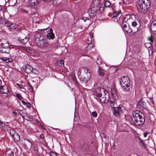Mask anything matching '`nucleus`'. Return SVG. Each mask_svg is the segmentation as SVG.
I'll return each mask as SVG.
<instances>
[{
  "label": "nucleus",
  "mask_w": 156,
  "mask_h": 156,
  "mask_svg": "<svg viewBox=\"0 0 156 156\" xmlns=\"http://www.w3.org/2000/svg\"><path fill=\"white\" fill-rule=\"evenodd\" d=\"M132 120L136 126L143 125L145 122V116L144 114L140 111L136 110L133 112Z\"/></svg>",
  "instance_id": "1"
},
{
  "label": "nucleus",
  "mask_w": 156,
  "mask_h": 156,
  "mask_svg": "<svg viewBox=\"0 0 156 156\" xmlns=\"http://www.w3.org/2000/svg\"><path fill=\"white\" fill-rule=\"evenodd\" d=\"M88 72V69L85 67H81L79 69L77 74L80 82L85 83L87 82L91 76L90 73Z\"/></svg>",
  "instance_id": "2"
},
{
  "label": "nucleus",
  "mask_w": 156,
  "mask_h": 156,
  "mask_svg": "<svg viewBox=\"0 0 156 156\" xmlns=\"http://www.w3.org/2000/svg\"><path fill=\"white\" fill-rule=\"evenodd\" d=\"M42 35L43 34L39 33L36 34L34 37V42L36 45L39 47L47 48L46 49L47 50L48 46V41L47 39H43Z\"/></svg>",
  "instance_id": "3"
},
{
  "label": "nucleus",
  "mask_w": 156,
  "mask_h": 156,
  "mask_svg": "<svg viewBox=\"0 0 156 156\" xmlns=\"http://www.w3.org/2000/svg\"><path fill=\"white\" fill-rule=\"evenodd\" d=\"M119 82L123 89L126 90H129L132 88L129 78L127 76H123L121 78Z\"/></svg>",
  "instance_id": "4"
},
{
  "label": "nucleus",
  "mask_w": 156,
  "mask_h": 156,
  "mask_svg": "<svg viewBox=\"0 0 156 156\" xmlns=\"http://www.w3.org/2000/svg\"><path fill=\"white\" fill-rule=\"evenodd\" d=\"M22 70L26 73H29L31 76L33 75H37L38 73V71L37 69L33 68L31 66L28 64L23 66Z\"/></svg>",
  "instance_id": "5"
},
{
  "label": "nucleus",
  "mask_w": 156,
  "mask_h": 156,
  "mask_svg": "<svg viewBox=\"0 0 156 156\" xmlns=\"http://www.w3.org/2000/svg\"><path fill=\"white\" fill-rule=\"evenodd\" d=\"M0 51L2 53H9L10 49L13 48L12 45H9V43L7 42L0 44Z\"/></svg>",
  "instance_id": "6"
},
{
  "label": "nucleus",
  "mask_w": 156,
  "mask_h": 156,
  "mask_svg": "<svg viewBox=\"0 0 156 156\" xmlns=\"http://www.w3.org/2000/svg\"><path fill=\"white\" fill-rule=\"evenodd\" d=\"M136 7L138 12L144 15L147 13L149 9V8L140 2L137 4Z\"/></svg>",
  "instance_id": "7"
},
{
  "label": "nucleus",
  "mask_w": 156,
  "mask_h": 156,
  "mask_svg": "<svg viewBox=\"0 0 156 156\" xmlns=\"http://www.w3.org/2000/svg\"><path fill=\"white\" fill-rule=\"evenodd\" d=\"M80 147L83 151H87L89 146L87 141L84 140H80Z\"/></svg>",
  "instance_id": "8"
},
{
  "label": "nucleus",
  "mask_w": 156,
  "mask_h": 156,
  "mask_svg": "<svg viewBox=\"0 0 156 156\" xmlns=\"http://www.w3.org/2000/svg\"><path fill=\"white\" fill-rule=\"evenodd\" d=\"M122 105H120L118 107H114L113 110V114L115 116H120L122 113Z\"/></svg>",
  "instance_id": "9"
},
{
  "label": "nucleus",
  "mask_w": 156,
  "mask_h": 156,
  "mask_svg": "<svg viewBox=\"0 0 156 156\" xmlns=\"http://www.w3.org/2000/svg\"><path fill=\"white\" fill-rule=\"evenodd\" d=\"M28 41V38L26 36H20L18 39V42L21 44H25Z\"/></svg>",
  "instance_id": "10"
},
{
  "label": "nucleus",
  "mask_w": 156,
  "mask_h": 156,
  "mask_svg": "<svg viewBox=\"0 0 156 156\" xmlns=\"http://www.w3.org/2000/svg\"><path fill=\"white\" fill-rule=\"evenodd\" d=\"M130 15H126L122 20V23L121 25L123 30H124L125 28L127 27L126 21H127L128 20L130 19Z\"/></svg>",
  "instance_id": "11"
},
{
  "label": "nucleus",
  "mask_w": 156,
  "mask_h": 156,
  "mask_svg": "<svg viewBox=\"0 0 156 156\" xmlns=\"http://www.w3.org/2000/svg\"><path fill=\"white\" fill-rule=\"evenodd\" d=\"M137 106L138 108H146V104L144 101L143 98H141L137 104Z\"/></svg>",
  "instance_id": "12"
},
{
  "label": "nucleus",
  "mask_w": 156,
  "mask_h": 156,
  "mask_svg": "<svg viewBox=\"0 0 156 156\" xmlns=\"http://www.w3.org/2000/svg\"><path fill=\"white\" fill-rule=\"evenodd\" d=\"M41 0H29L28 4L29 6L34 7L40 4Z\"/></svg>",
  "instance_id": "13"
},
{
  "label": "nucleus",
  "mask_w": 156,
  "mask_h": 156,
  "mask_svg": "<svg viewBox=\"0 0 156 156\" xmlns=\"http://www.w3.org/2000/svg\"><path fill=\"white\" fill-rule=\"evenodd\" d=\"M138 30L139 29L138 28H137L135 30L132 29L130 27V26L128 25V26L123 30L126 32L127 34H130L132 33H135L138 31Z\"/></svg>",
  "instance_id": "14"
},
{
  "label": "nucleus",
  "mask_w": 156,
  "mask_h": 156,
  "mask_svg": "<svg viewBox=\"0 0 156 156\" xmlns=\"http://www.w3.org/2000/svg\"><path fill=\"white\" fill-rule=\"evenodd\" d=\"M9 92L8 87L6 85L0 86V93L8 94Z\"/></svg>",
  "instance_id": "15"
},
{
  "label": "nucleus",
  "mask_w": 156,
  "mask_h": 156,
  "mask_svg": "<svg viewBox=\"0 0 156 156\" xmlns=\"http://www.w3.org/2000/svg\"><path fill=\"white\" fill-rule=\"evenodd\" d=\"M139 2L141 3L143 5L149 9L151 5V0H141Z\"/></svg>",
  "instance_id": "16"
},
{
  "label": "nucleus",
  "mask_w": 156,
  "mask_h": 156,
  "mask_svg": "<svg viewBox=\"0 0 156 156\" xmlns=\"http://www.w3.org/2000/svg\"><path fill=\"white\" fill-rule=\"evenodd\" d=\"M151 29L153 33L156 35V20L152 21L151 26Z\"/></svg>",
  "instance_id": "17"
},
{
  "label": "nucleus",
  "mask_w": 156,
  "mask_h": 156,
  "mask_svg": "<svg viewBox=\"0 0 156 156\" xmlns=\"http://www.w3.org/2000/svg\"><path fill=\"white\" fill-rule=\"evenodd\" d=\"M0 59L4 62H6V63L11 62L12 61V58H8L6 57H0Z\"/></svg>",
  "instance_id": "18"
},
{
  "label": "nucleus",
  "mask_w": 156,
  "mask_h": 156,
  "mask_svg": "<svg viewBox=\"0 0 156 156\" xmlns=\"http://www.w3.org/2000/svg\"><path fill=\"white\" fill-rule=\"evenodd\" d=\"M5 24L6 26L9 27V28L11 29H14L16 27L13 26V24L11 23L9 21L6 20L5 21Z\"/></svg>",
  "instance_id": "19"
},
{
  "label": "nucleus",
  "mask_w": 156,
  "mask_h": 156,
  "mask_svg": "<svg viewBox=\"0 0 156 156\" xmlns=\"http://www.w3.org/2000/svg\"><path fill=\"white\" fill-rule=\"evenodd\" d=\"M57 67H62L64 66V61L62 59L58 60L56 62Z\"/></svg>",
  "instance_id": "20"
},
{
  "label": "nucleus",
  "mask_w": 156,
  "mask_h": 156,
  "mask_svg": "<svg viewBox=\"0 0 156 156\" xmlns=\"http://www.w3.org/2000/svg\"><path fill=\"white\" fill-rule=\"evenodd\" d=\"M12 137L15 142H18L20 140V135L17 133H15Z\"/></svg>",
  "instance_id": "21"
},
{
  "label": "nucleus",
  "mask_w": 156,
  "mask_h": 156,
  "mask_svg": "<svg viewBox=\"0 0 156 156\" xmlns=\"http://www.w3.org/2000/svg\"><path fill=\"white\" fill-rule=\"evenodd\" d=\"M98 73L99 75L101 76H103L104 74V70L102 69H100L99 67L98 69Z\"/></svg>",
  "instance_id": "22"
},
{
  "label": "nucleus",
  "mask_w": 156,
  "mask_h": 156,
  "mask_svg": "<svg viewBox=\"0 0 156 156\" xmlns=\"http://www.w3.org/2000/svg\"><path fill=\"white\" fill-rule=\"evenodd\" d=\"M120 15H121L120 11L119 10L118 11H115L114 12L113 14V17H115L119 16Z\"/></svg>",
  "instance_id": "23"
},
{
  "label": "nucleus",
  "mask_w": 156,
  "mask_h": 156,
  "mask_svg": "<svg viewBox=\"0 0 156 156\" xmlns=\"http://www.w3.org/2000/svg\"><path fill=\"white\" fill-rule=\"evenodd\" d=\"M138 139L140 140L139 143L141 147L143 148H145L146 147V146L145 144H144V143L140 139V138H138Z\"/></svg>",
  "instance_id": "24"
},
{
  "label": "nucleus",
  "mask_w": 156,
  "mask_h": 156,
  "mask_svg": "<svg viewBox=\"0 0 156 156\" xmlns=\"http://www.w3.org/2000/svg\"><path fill=\"white\" fill-rule=\"evenodd\" d=\"M108 101V99H107L106 96L102 98V103H107Z\"/></svg>",
  "instance_id": "25"
},
{
  "label": "nucleus",
  "mask_w": 156,
  "mask_h": 156,
  "mask_svg": "<svg viewBox=\"0 0 156 156\" xmlns=\"http://www.w3.org/2000/svg\"><path fill=\"white\" fill-rule=\"evenodd\" d=\"M145 46L147 48L150 49V50H151V44L150 43H146L144 44Z\"/></svg>",
  "instance_id": "26"
},
{
  "label": "nucleus",
  "mask_w": 156,
  "mask_h": 156,
  "mask_svg": "<svg viewBox=\"0 0 156 156\" xmlns=\"http://www.w3.org/2000/svg\"><path fill=\"white\" fill-rule=\"evenodd\" d=\"M105 5L106 7H109L111 5V3L108 0H106L105 1Z\"/></svg>",
  "instance_id": "27"
},
{
  "label": "nucleus",
  "mask_w": 156,
  "mask_h": 156,
  "mask_svg": "<svg viewBox=\"0 0 156 156\" xmlns=\"http://www.w3.org/2000/svg\"><path fill=\"white\" fill-rule=\"evenodd\" d=\"M27 86L28 87L29 89L31 90V91L33 92V87L29 82H27Z\"/></svg>",
  "instance_id": "28"
},
{
  "label": "nucleus",
  "mask_w": 156,
  "mask_h": 156,
  "mask_svg": "<svg viewBox=\"0 0 156 156\" xmlns=\"http://www.w3.org/2000/svg\"><path fill=\"white\" fill-rule=\"evenodd\" d=\"M6 8L3 5H0V11H2V13H4V12L6 10Z\"/></svg>",
  "instance_id": "29"
},
{
  "label": "nucleus",
  "mask_w": 156,
  "mask_h": 156,
  "mask_svg": "<svg viewBox=\"0 0 156 156\" xmlns=\"http://www.w3.org/2000/svg\"><path fill=\"white\" fill-rule=\"evenodd\" d=\"M15 133L14 129H11L10 130V134L12 137L15 135Z\"/></svg>",
  "instance_id": "30"
},
{
  "label": "nucleus",
  "mask_w": 156,
  "mask_h": 156,
  "mask_svg": "<svg viewBox=\"0 0 156 156\" xmlns=\"http://www.w3.org/2000/svg\"><path fill=\"white\" fill-rule=\"evenodd\" d=\"M54 34L53 33H49V39H52L54 38Z\"/></svg>",
  "instance_id": "31"
},
{
  "label": "nucleus",
  "mask_w": 156,
  "mask_h": 156,
  "mask_svg": "<svg viewBox=\"0 0 156 156\" xmlns=\"http://www.w3.org/2000/svg\"><path fill=\"white\" fill-rule=\"evenodd\" d=\"M102 94L101 93H96V94L95 95V97L96 98H100L102 96Z\"/></svg>",
  "instance_id": "32"
},
{
  "label": "nucleus",
  "mask_w": 156,
  "mask_h": 156,
  "mask_svg": "<svg viewBox=\"0 0 156 156\" xmlns=\"http://www.w3.org/2000/svg\"><path fill=\"white\" fill-rule=\"evenodd\" d=\"M17 98L20 100H21L22 99V97L20 94H16Z\"/></svg>",
  "instance_id": "33"
},
{
  "label": "nucleus",
  "mask_w": 156,
  "mask_h": 156,
  "mask_svg": "<svg viewBox=\"0 0 156 156\" xmlns=\"http://www.w3.org/2000/svg\"><path fill=\"white\" fill-rule=\"evenodd\" d=\"M16 85H17L20 88L23 89L25 90V89L24 88L23 85L22 84H19L18 83L16 84Z\"/></svg>",
  "instance_id": "34"
},
{
  "label": "nucleus",
  "mask_w": 156,
  "mask_h": 156,
  "mask_svg": "<svg viewBox=\"0 0 156 156\" xmlns=\"http://www.w3.org/2000/svg\"><path fill=\"white\" fill-rule=\"evenodd\" d=\"M49 156H58L57 154L54 152H49Z\"/></svg>",
  "instance_id": "35"
},
{
  "label": "nucleus",
  "mask_w": 156,
  "mask_h": 156,
  "mask_svg": "<svg viewBox=\"0 0 156 156\" xmlns=\"http://www.w3.org/2000/svg\"><path fill=\"white\" fill-rule=\"evenodd\" d=\"M137 23L135 21L132 22V26L134 27H136L137 26Z\"/></svg>",
  "instance_id": "36"
},
{
  "label": "nucleus",
  "mask_w": 156,
  "mask_h": 156,
  "mask_svg": "<svg viewBox=\"0 0 156 156\" xmlns=\"http://www.w3.org/2000/svg\"><path fill=\"white\" fill-rule=\"evenodd\" d=\"M0 126L3 128H4L5 127V124L2 121L1 122H0Z\"/></svg>",
  "instance_id": "37"
},
{
  "label": "nucleus",
  "mask_w": 156,
  "mask_h": 156,
  "mask_svg": "<svg viewBox=\"0 0 156 156\" xmlns=\"http://www.w3.org/2000/svg\"><path fill=\"white\" fill-rule=\"evenodd\" d=\"M92 116L94 117H96L97 116V113L96 112H94L92 113Z\"/></svg>",
  "instance_id": "38"
},
{
  "label": "nucleus",
  "mask_w": 156,
  "mask_h": 156,
  "mask_svg": "<svg viewBox=\"0 0 156 156\" xmlns=\"http://www.w3.org/2000/svg\"><path fill=\"white\" fill-rule=\"evenodd\" d=\"M26 106L27 108H31V104L30 103L27 102Z\"/></svg>",
  "instance_id": "39"
},
{
  "label": "nucleus",
  "mask_w": 156,
  "mask_h": 156,
  "mask_svg": "<svg viewBox=\"0 0 156 156\" xmlns=\"http://www.w3.org/2000/svg\"><path fill=\"white\" fill-rule=\"evenodd\" d=\"M73 81L75 83L76 85V86L79 87V85H80V83H79L77 81L76 79L75 80H74Z\"/></svg>",
  "instance_id": "40"
},
{
  "label": "nucleus",
  "mask_w": 156,
  "mask_h": 156,
  "mask_svg": "<svg viewBox=\"0 0 156 156\" xmlns=\"http://www.w3.org/2000/svg\"><path fill=\"white\" fill-rule=\"evenodd\" d=\"M148 40L151 42L152 43L153 42V37L152 36L148 37Z\"/></svg>",
  "instance_id": "41"
},
{
  "label": "nucleus",
  "mask_w": 156,
  "mask_h": 156,
  "mask_svg": "<svg viewBox=\"0 0 156 156\" xmlns=\"http://www.w3.org/2000/svg\"><path fill=\"white\" fill-rule=\"evenodd\" d=\"M81 19L84 21V22H85L87 20H89V19L87 17H82Z\"/></svg>",
  "instance_id": "42"
},
{
  "label": "nucleus",
  "mask_w": 156,
  "mask_h": 156,
  "mask_svg": "<svg viewBox=\"0 0 156 156\" xmlns=\"http://www.w3.org/2000/svg\"><path fill=\"white\" fill-rule=\"evenodd\" d=\"M112 94L113 97H116V94L115 90H114L113 92V91H112Z\"/></svg>",
  "instance_id": "43"
},
{
  "label": "nucleus",
  "mask_w": 156,
  "mask_h": 156,
  "mask_svg": "<svg viewBox=\"0 0 156 156\" xmlns=\"http://www.w3.org/2000/svg\"><path fill=\"white\" fill-rule=\"evenodd\" d=\"M150 100L151 101V102L153 104V105H154V101L153 99V98H150Z\"/></svg>",
  "instance_id": "44"
},
{
  "label": "nucleus",
  "mask_w": 156,
  "mask_h": 156,
  "mask_svg": "<svg viewBox=\"0 0 156 156\" xmlns=\"http://www.w3.org/2000/svg\"><path fill=\"white\" fill-rule=\"evenodd\" d=\"M72 77V80H73V81L74 80H75L76 79L75 75H73Z\"/></svg>",
  "instance_id": "45"
},
{
  "label": "nucleus",
  "mask_w": 156,
  "mask_h": 156,
  "mask_svg": "<svg viewBox=\"0 0 156 156\" xmlns=\"http://www.w3.org/2000/svg\"><path fill=\"white\" fill-rule=\"evenodd\" d=\"M110 103L112 104L113 105H114L115 103V102L114 101H112L111 100L110 101Z\"/></svg>",
  "instance_id": "46"
},
{
  "label": "nucleus",
  "mask_w": 156,
  "mask_h": 156,
  "mask_svg": "<svg viewBox=\"0 0 156 156\" xmlns=\"http://www.w3.org/2000/svg\"><path fill=\"white\" fill-rule=\"evenodd\" d=\"M22 104L23 105H26L27 102H25V101H24V100H22Z\"/></svg>",
  "instance_id": "47"
},
{
  "label": "nucleus",
  "mask_w": 156,
  "mask_h": 156,
  "mask_svg": "<svg viewBox=\"0 0 156 156\" xmlns=\"http://www.w3.org/2000/svg\"><path fill=\"white\" fill-rule=\"evenodd\" d=\"M148 134V133L145 132L144 133V137H146L147 136V134Z\"/></svg>",
  "instance_id": "48"
},
{
  "label": "nucleus",
  "mask_w": 156,
  "mask_h": 156,
  "mask_svg": "<svg viewBox=\"0 0 156 156\" xmlns=\"http://www.w3.org/2000/svg\"><path fill=\"white\" fill-rule=\"evenodd\" d=\"M10 156H13L14 155V152L13 151H11L10 152Z\"/></svg>",
  "instance_id": "49"
},
{
  "label": "nucleus",
  "mask_w": 156,
  "mask_h": 156,
  "mask_svg": "<svg viewBox=\"0 0 156 156\" xmlns=\"http://www.w3.org/2000/svg\"><path fill=\"white\" fill-rule=\"evenodd\" d=\"M12 114H13V115L15 116H16V115L17 114V113H16V112H12Z\"/></svg>",
  "instance_id": "50"
},
{
  "label": "nucleus",
  "mask_w": 156,
  "mask_h": 156,
  "mask_svg": "<svg viewBox=\"0 0 156 156\" xmlns=\"http://www.w3.org/2000/svg\"><path fill=\"white\" fill-rule=\"evenodd\" d=\"M97 101L99 102L102 103V98H98L97 99Z\"/></svg>",
  "instance_id": "51"
},
{
  "label": "nucleus",
  "mask_w": 156,
  "mask_h": 156,
  "mask_svg": "<svg viewBox=\"0 0 156 156\" xmlns=\"http://www.w3.org/2000/svg\"><path fill=\"white\" fill-rule=\"evenodd\" d=\"M46 35L47 38V39H49V33H47V34L44 35V36Z\"/></svg>",
  "instance_id": "52"
},
{
  "label": "nucleus",
  "mask_w": 156,
  "mask_h": 156,
  "mask_svg": "<svg viewBox=\"0 0 156 156\" xmlns=\"http://www.w3.org/2000/svg\"><path fill=\"white\" fill-rule=\"evenodd\" d=\"M34 148L35 151H38V148H37V146L35 147H34Z\"/></svg>",
  "instance_id": "53"
},
{
  "label": "nucleus",
  "mask_w": 156,
  "mask_h": 156,
  "mask_svg": "<svg viewBox=\"0 0 156 156\" xmlns=\"http://www.w3.org/2000/svg\"><path fill=\"white\" fill-rule=\"evenodd\" d=\"M52 31H53V30L52 28L49 29V33H52Z\"/></svg>",
  "instance_id": "54"
},
{
  "label": "nucleus",
  "mask_w": 156,
  "mask_h": 156,
  "mask_svg": "<svg viewBox=\"0 0 156 156\" xmlns=\"http://www.w3.org/2000/svg\"><path fill=\"white\" fill-rule=\"evenodd\" d=\"M93 34H90V38L91 39H92V38H93Z\"/></svg>",
  "instance_id": "55"
},
{
  "label": "nucleus",
  "mask_w": 156,
  "mask_h": 156,
  "mask_svg": "<svg viewBox=\"0 0 156 156\" xmlns=\"http://www.w3.org/2000/svg\"><path fill=\"white\" fill-rule=\"evenodd\" d=\"M27 140L30 143L31 145H32V142L29 140L28 139H27Z\"/></svg>",
  "instance_id": "56"
},
{
  "label": "nucleus",
  "mask_w": 156,
  "mask_h": 156,
  "mask_svg": "<svg viewBox=\"0 0 156 156\" xmlns=\"http://www.w3.org/2000/svg\"><path fill=\"white\" fill-rule=\"evenodd\" d=\"M43 1L46 2H49V0H42Z\"/></svg>",
  "instance_id": "57"
},
{
  "label": "nucleus",
  "mask_w": 156,
  "mask_h": 156,
  "mask_svg": "<svg viewBox=\"0 0 156 156\" xmlns=\"http://www.w3.org/2000/svg\"><path fill=\"white\" fill-rule=\"evenodd\" d=\"M108 92L107 91V90H106V91H105V93L106 94L107 93H108Z\"/></svg>",
  "instance_id": "58"
},
{
  "label": "nucleus",
  "mask_w": 156,
  "mask_h": 156,
  "mask_svg": "<svg viewBox=\"0 0 156 156\" xmlns=\"http://www.w3.org/2000/svg\"><path fill=\"white\" fill-rule=\"evenodd\" d=\"M2 84V81L0 79V86H1V85Z\"/></svg>",
  "instance_id": "59"
},
{
  "label": "nucleus",
  "mask_w": 156,
  "mask_h": 156,
  "mask_svg": "<svg viewBox=\"0 0 156 156\" xmlns=\"http://www.w3.org/2000/svg\"><path fill=\"white\" fill-rule=\"evenodd\" d=\"M48 28H49V27H48V28H46V29H43V30H46Z\"/></svg>",
  "instance_id": "60"
},
{
  "label": "nucleus",
  "mask_w": 156,
  "mask_h": 156,
  "mask_svg": "<svg viewBox=\"0 0 156 156\" xmlns=\"http://www.w3.org/2000/svg\"><path fill=\"white\" fill-rule=\"evenodd\" d=\"M22 117H23L24 119V117L25 116H24V115H22Z\"/></svg>",
  "instance_id": "61"
},
{
  "label": "nucleus",
  "mask_w": 156,
  "mask_h": 156,
  "mask_svg": "<svg viewBox=\"0 0 156 156\" xmlns=\"http://www.w3.org/2000/svg\"><path fill=\"white\" fill-rule=\"evenodd\" d=\"M90 45V44H89L88 45V46H87V47H89V45Z\"/></svg>",
  "instance_id": "62"
},
{
  "label": "nucleus",
  "mask_w": 156,
  "mask_h": 156,
  "mask_svg": "<svg viewBox=\"0 0 156 156\" xmlns=\"http://www.w3.org/2000/svg\"><path fill=\"white\" fill-rule=\"evenodd\" d=\"M34 82V80H32V82Z\"/></svg>",
  "instance_id": "63"
}]
</instances>
